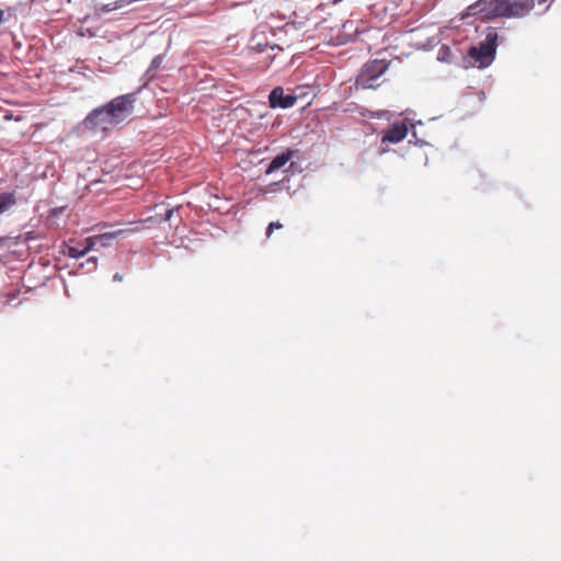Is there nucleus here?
Returning <instances> with one entry per match:
<instances>
[{
    "label": "nucleus",
    "instance_id": "nucleus-6",
    "mask_svg": "<svg viewBox=\"0 0 561 561\" xmlns=\"http://www.w3.org/2000/svg\"><path fill=\"white\" fill-rule=\"evenodd\" d=\"M268 102L273 108H289L297 102V96L294 94H284L282 87L274 88L268 96Z\"/></svg>",
    "mask_w": 561,
    "mask_h": 561
},
{
    "label": "nucleus",
    "instance_id": "nucleus-13",
    "mask_svg": "<svg viewBox=\"0 0 561 561\" xmlns=\"http://www.w3.org/2000/svg\"><path fill=\"white\" fill-rule=\"evenodd\" d=\"M254 48L259 51V53H263L265 51L267 48L271 49V50H282V48L279 46H268L267 44H257L254 46Z\"/></svg>",
    "mask_w": 561,
    "mask_h": 561
},
{
    "label": "nucleus",
    "instance_id": "nucleus-5",
    "mask_svg": "<svg viewBox=\"0 0 561 561\" xmlns=\"http://www.w3.org/2000/svg\"><path fill=\"white\" fill-rule=\"evenodd\" d=\"M387 70L388 64L385 60L375 59L366 62L356 78V88L376 89L380 85L379 80Z\"/></svg>",
    "mask_w": 561,
    "mask_h": 561
},
{
    "label": "nucleus",
    "instance_id": "nucleus-7",
    "mask_svg": "<svg viewBox=\"0 0 561 561\" xmlns=\"http://www.w3.org/2000/svg\"><path fill=\"white\" fill-rule=\"evenodd\" d=\"M408 131L409 129L405 123L396 122L385 131L381 142L398 144L407 137Z\"/></svg>",
    "mask_w": 561,
    "mask_h": 561
},
{
    "label": "nucleus",
    "instance_id": "nucleus-2",
    "mask_svg": "<svg viewBox=\"0 0 561 561\" xmlns=\"http://www.w3.org/2000/svg\"><path fill=\"white\" fill-rule=\"evenodd\" d=\"M535 0H479L467 9V15L481 20L493 18H520L528 13Z\"/></svg>",
    "mask_w": 561,
    "mask_h": 561
},
{
    "label": "nucleus",
    "instance_id": "nucleus-1",
    "mask_svg": "<svg viewBox=\"0 0 561 561\" xmlns=\"http://www.w3.org/2000/svg\"><path fill=\"white\" fill-rule=\"evenodd\" d=\"M135 93H127L113 99L107 104L94 108L83 121L87 129L106 130L124 122L133 112Z\"/></svg>",
    "mask_w": 561,
    "mask_h": 561
},
{
    "label": "nucleus",
    "instance_id": "nucleus-8",
    "mask_svg": "<svg viewBox=\"0 0 561 561\" xmlns=\"http://www.w3.org/2000/svg\"><path fill=\"white\" fill-rule=\"evenodd\" d=\"M291 158V151L282 152L280 154H277L270 163L266 173L270 174L274 172L275 170H278L283 168Z\"/></svg>",
    "mask_w": 561,
    "mask_h": 561
},
{
    "label": "nucleus",
    "instance_id": "nucleus-19",
    "mask_svg": "<svg viewBox=\"0 0 561 561\" xmlns=\"http://www.w3.org/2000/svg\"><path fill=\"white\" fill-rule=\"evenodd\" d=\"M3 20H4V11L0 10V24L3 22Z\"/></svg>",
    "mask_w": 561,
    "mask_h": 561
},
{
    "label": "nucleus",
    "instance_id": "nucleus-16",
    "mask_svg": "<svg viewBox=\"0 0 561 561\" xmlns=\"http://www.w3.org/2000/svg\"><path fill=\"white\" fill-rule=\"evenodd\" d=\"M438 43V38L436 36L432 37L430 43H428V46L430 47H433L434 45H436Z\"/></svg>",
    "mask_w": 561,
    "mask_h": 561
},
{
    "label": "nucleus",
    "instance_id": "nucleus-4",
    "mask_svg": "<svg viewBox=\"0 0 561 561\" xmlns=\"http://www.w3.org/2000/svg\"><path fill=\"white\" fill-rule=\"evenodd\" d=\"M496 42L497 33L491 30L482 42L470 47L468 55L477 64L478 68L484 69L493 62L496 53Z\"/></svg>",
    "mask_w": 561,
    "mask_h": 561
},
{
    "label": "nucleus",
    "instance_id": "nucleus-20",
    "mask_svg": "<svg viewBox=\"0 0 561 561\" xmlns=\"http://www.w3.org/2000/svg\"><path fill=\"white\" fill-rule=\"evenodd\" d=\"M341 1H342V0H334V3H339V2H341Z\"/></svg>",
    "mask_w": 561,
    "mask_h": 561
},
{
    "label": "nucleus",
    "instance_id": "nucleus-12",
    "mask_svg": "<svg viewBox=\"0 0 561 561\" xmlns=\"http://www.w3.org/2000/svg\"><path fill=\"white\" fill-rule=\"evenodd\" d=\"M130 2H131V0H117L113 3H108V4L104 5V11H106V12L114 11V10L124 8L125 5L129 4Z\"/></svg>",
    "mask_w": 561,
    "mask_h": 561
},
{
    "label": "nucleus",
    "instance_id": "nucleus-10",
    "mask_svg": "<svg viewBox=\"0 0 561 561\" xmlns=\"http://www.w3.org/2000/svg\"><path fill=\"white\" fill-rule=\"evenodd\" d=\"M451 50L447 45H443L437 51V60L442 62H450L451 61Z\"/></svg>",
    "mask_w": 561,
    "mask_h": 561
},
{
    "label": "nucleus",
    "instance_id": "nucleus-9",
    "mask_svg": "<svg viewBox=\"0 0 561 561\" xmlns=\"http://www.w3.org/2000/svg\"><path fill=\"white\" fill-rule=\"evenodd\" d=\"M16 203L14 192H4L0 194V215L10 209Z\"/></svg>",
    "mask_w": 561,
    "mask_h": 561
},
{
    "label": "nucleus",
    "instance_id": "nucleus-14",
    "mask_svg": "<svg viewBox=\"0 0 561 561\" xmlns=\"http://www.w3.org/2000/svg\"><path fill=\"white\" fill-rule=\"evenodd\" d=\"M283 227V225L278 221L276 222H271L267 227V230H266V236L270 237L273 229H280Z\"/></svg>",
    "mask_w": 561,
    "mask_h": 561
},
{
    "label": "nucleus",
    "instance_id": "nucleus-11",
    "mask_svg": "<svg viewBox=\"0 0 561 561\" xmlns=\"http://www.w3.org/2000/svg\"><path fill=\"white\" fill-rule=\"evenodd\" d=\"M162 61H163V56H162V55H158V56H156V57L152 59V61H151V64H150V66H149V68H148V70H147V75H148L150 78H153V77H154V71H156L157 69H159V68H160V66H161Z\"/></svg>",
    "mask_w": 561,
    "mask_h": 561
},
{
    "label": "nucleus",
    "instance_id": "nucleus-17",
    "mask_svg": "<svg viewBox=\"0 0 561 561\" xmlns=\"http://www.w3.org/2000/svg\"><path fill=\"white\" fill-rule=\"evenodd\" d=\"M113 280H114V282H121V280H123V275H122V274H119V273L114 274V276H113Z\"/></svg>",
    "mask_w": 561,
    "mask_h": 561
},
{
    "label": "nucleus",
    "instance_id": "nucleus-3",
    "mask_svg": "<svg viewBox=\"0 0 561 561\" xmlns=\"http://www.w3.org/2000/svg\"><path fill=\"white\" fill-rule=\"evenodd\" d=\"M125 232V230H116L113 232L89 237L85 240L87 244L84 248L79 249L78 247H72V274H88L95 271L98 266V257L89 256L85 261H82L85 252L96 247H107L110 245V241L119 236H123Z\"/></svg>",
    "mask_w": 561,
    "mask_h": 561
},
{
    "label": "nucleus",
    "instance_id": "nucleus-21",
    "mask_svg": "<svg viewBox=\"0 0 561 561\" xmlns=\"http://www.w3.org/2000/svg\"><path fill=\"white\" fill-rule=\"evenodd\" d=\"M546 0H539V3H543Z\"/></svg>",
    "mask_w": 561,
    "mask_h": 561
},
{
    "label": "nucleus",
    "instance_id": "nucleus-15",
    "mask_svg": "<svg viewBox=\"0 0 561 561\" xmlns=\"http://www.w3.org/2000/svg\"><path fill=\"white\" fill-rule=\"evenodd\" d=\"M176 209L175 208H171L169 210H167L165 213V216H164V220L165 221H170L172 216H173V213L175 211Z\"/></svg>",
    "mask_w": 561,
    "mask_h": 561
},
{
    "label": "nucleus",
    "instance_id": "nucleus-18",
    "mask_svg": "<svg viewBox=\"0 0 561 561\" xmlns=\"http://www.w3.org/2000/svg\"><path fill=\"white\" fill-rule=\"evenodd\" d=\"M386 114H387V112H385V111H380V112H377L375 116H376V117H382V116H385Z\"/></svg>",
    "mask_w": 561,
    "mask_h": 561
}]
</instances>
